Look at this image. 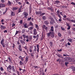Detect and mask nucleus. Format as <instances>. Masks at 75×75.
I'll use <instances>...</instances> for the list:
<instances>
[{
    "instance_id": "nucleus-46",
    "label": "nucleus",
    "mask_w": 75,
    "mask_h": 75,
    "mask_svg": "<svg viewBox=\"0 0 75 75\" xmlns=\"http://www.w3.org/2000/svg\"><path fill=\"white\" fill-rule=\"evenodd\" d=\"M29 51L30 52H33V51L32 50V49H29Z\"/></svg>"
},
{
    "instance_id": "nucleus-20",
    "label": "nucleus",
    "mask_w": 75,
    "mask_h": 75,
    "mask_svg": "<svg viewBox=\"0 0 75 75\" xmlns=\"http://www.w3.org/2000/svg\"><path fill=\"white\" fill-rule=\"evenodd\" d=\"M21 42V44H25V42H24V41L23 40H21L20 41Z\"/></svg>"
},
{
    "instance_id": "nucleus-47",
    "label": "nucleus",
    "mask_w": 75,
    "mask_h": 75,
    "mask_svg": "<svg viewBox=\"0 0 75 75\" xmlns=\"http://www.w3.org/2000/svg\"><path fill=\"white\" fill-rule=\"evenodd\" d=\"M22 36H23V38H26V36L25 35L23 34L22 35Z\"/></svg>"
},
{
    "instance_id": "nucleus-56",
    "label": "nucleus",
    "mask_w": 75,
    "mask_h": 75,
    "mask_svg": "<svg viewBox=\"0 0 75 75\" xmlns=\"http://www.w3.org/2000/svg\"><path fill=\"white\" fill-rule=\"evenodd\" d=\"M34 52H33V53H31V57H34Z\"/></svg>"
},
{
    "instance_id": "nucleus-34",
    "label": "nucleus",
    "mask_w": 75,
    "mask_h": 75,
    "mask_svg": "<svg viewBox=\"0 0 75 75\" xmlns=\"http://www.w3.org/2000/svg\"><path fill=\"white\" fill-rule=\"evenodd\" d=\"M51 14L52 16V17H55V16H54V13H51Z\"/></svg>"
},
{
    "instance_id": "nucleus-61",
    "label": "nucleus",
    "mask_w": 75,
    "mask_h": 75,
    "mask_svg": "<svg viewBox=\"0 0 75 75\" xmlns=\"http://www.w3.org/2000/svg\"><path fill=\"white\" fill-rule=\"evenodd\" d=\"M1 1L2 3H4V2H5V1H4V0H1Z\"/></svg>"
},
{
    "instance_id": "nucleus-21",
    "label": "nucleus",
    "mask_w": 75,
    "mask_h": 75,
    "mask_svg": "<svg viewBox=\"0 0 75 75\" xmlns=\"http://www.w3.org/2000/svg\"><path fill=\"white\" fill-rule=\"evenodd\" d=\"M12 70L13 71V72H15L16 71V70H15V69H14V66H12Z\"/></svg>"
},
{
    "instance_id": "nucleus-62",
    "label": "nucleus",
    "mask_w": 75,
    "mask_h": 75,
    "mask_svg": "<svg viewBox=\"0 0 75 75\" xmlns=\"http://www.w3.org/2000/svg\"><path fill=\"white\" fill-rule=\"evenodd\" d=\"M18 33V31L16 30L15 35H17Z\"/></svg>"
},
{
    "instance_id": "nucleus-19",
    "label": "nucleus",
    "mask_w": 75,
    "mask_h": 75,
    "mask_svg": "<svg viewBox=\"0 0 75 75\" xmlns=\"http://www.w3.org/2000/svg\"><path fill=\"white\" fill-rule=\"evenodd\" d=\"M24 27L25 28H28V26H27V23H25V24L24 25Z\"/></svg>"
},
{
    "instance_id": "nucleus-5",
    "label": "nucleus",
    "mask_w": 75,
    "mask_h": 75,
    "mask_svg": "<svg viewBox=\"0 0 75 75\" xmlns=\"http://www.w3.org/2000/svg\"><path fill=\"white\" fill-rule=\"evenodd\" d=\"M40 75H45L44 74V73L43 70H42L40 71Z\"/></svg>"
},
{
    "instance_id": "nucleus-52",
    "label": "nucleus",
    "mask_w": 75,
    "mask_h": 75,
    "mask_svg": "<svg viewBox=\"0 0 75 75\" xmlns=\"http://www.w3.org/2000/svg\"><path fill=\"white\" fill-rule=\"evenodd\" d=\"M71 4H73V5H74V6H75V3H74V2H72L71 3Z\"/></svg>"
},
{
    "instance_id": "nucleus-35",
    "label": "nucleus",
    "mask_w": 75,
    "mask_h": 75,
    "mask_svg": "<svg viewBox=\"0 0 75 75\" xmlns=\"http://www.w3.org/2000/svg\"><path fill=\"white\" fill-rule=\"evenodd\" d=\"M69 42H72V40L71 38H69Z\"/></svg>"
},
{
    "instance_id": "nucleus-17",
    "label": "nucleus",
    "mask_w": 75,
    "mask_h": 75,
    "mask_svg": "<svg viewBox=\"0 0 75 75\" xmlns=\"http://www.w3.org/2000/svg\"><path fill=\"white\" fill-rule=\"evenodd\" d=\"M51 34H52V32L51 31H50L49 33H48L47 34V36H51Z\"/></svg>"
},
{
    "instance_id": "nucleus-1",
    "label": "nucleus",
    "mask_w": 75,
    "mask_h": 75,
    "mask_svg": "<svg viewBox=\"0 0 75 75\" xmlns=\"http://www.w3.org/2000/svg\"><path fill=\"white\" fill-rule=\"evenodd\" d=\"M49 19L50 20V24H52V25L54 24V23H55V21H54V19L52 18L51 17H50L49 18Z\"/></svg>"
},
{
    "instance_id": "nucleus-4",
    "label": "nucleus",
    "mask_w": 75,
    "mask_h": 75,
    "mask_svg": "<svg viewBox=\"0 0 75 75\" xmlns=\"http://www.w3.org/2000/svg\"><path fill=\"white\" fill-rule=\"evenodd\" d=\"M7 70L8 71H9L11 69V66L10 65H9L8 67H7Z\"/></svg>"
},
{
    "instance_id": "nucleus-7",
    "label": "nucleus",
    "mask_w": 75,
    "mask_h": 75,
    "mask_svg": "<svg viewBox=\"0 0 75 75\" xmlns=\"http://www.w3.org/2000/svg\"><path fill=\"white\" fill-rule=\"evenodd\" d=\"M23 14L24 16H24L25 18H27V16H28V13L27 12H24Z\"/></svg>"
},
{
    "instance_id": "nucleus-33",
    "label": "nucleus",
    "mask_w": 75,
    "mask_h": 75,
    "mask_svg": "<svg viewBox=\"0 0 75 75\" xmlns=\"http://www.w3.org/2000/svg\"><path fill=\"white\" fill-rule=\"evenodd\" d=\"M11 16H15V14L14 13V12H12L11 13Z\"/></svg>"
},
{
    "instance_id": "nucleus-63",
    "label": "nucleus",
    "mask_w": 75,
    "mask_h": 75,
    "mask_svg": "<svg viewBox=\"0 0 75 75\" xmlns=\"http://www.w3.org/2000/svg\"><path fill=\"white\" fill-rule=\"evenodd\" d=\"M69 64L68 62H65V65H67V64Z\"/></svg>"
},
{
    "instance_id": "nucleus-8",
    "label": "nucleus",
    "mask_w": 75,
    "mask_h": 75,
    "mask_svg": "<svg viewBox=\"0 0 75 75\" xmlns=\"http://www.w3.org/2000/svg\"><path fill=\"white\" fill-rule=\"evenodd\" d=\"M56 55L58 57H60V58H64V57L59 54H56Z\"/></svg>"
},
{
    "instance_id": "nucleus-28",
    "label": "nucleus",
    "mask_w": 75,
    "mask_h": 75,
    "mask_svg": "<svg viewBox=\"0 0 75 75\" xmlns=\"http://www.w3.org/2000/svg\"><path fill=\"white\" fill-rule=\"evenodd\" d=\"M8 1V5H9V6H11V2L9 1Z\"/></svg>"
},
{
    "instance_id": "nucleus-48",
    "label": "nucleus",
    "mask_w": 75,
    "mask_h": 75,
    "mask_svg": "<svg viewBox=\"0 0 75 75\" xmlns=\"http://www.w3.org/2000/svg\"><path fill=\"white\" fill-rule=\"evenodd\" d=\"M15 45L14 44V43H13V46H12L13 48H14L15 47Z\"/></svg>"
},
{
    "instance_id": "nucleus-14",
    "label": "nucleus",
    "mask_w": 75,
    "mask_h": 75,
    "mask_svg": "<svg viewBox=\"0 0 75 75\" xmlns=\"http://www.w3.org/2000/svg\"><path fill=\"white\" fill-rule=\"evenodd\" d=\"M36 47H37V51L38 52V53L39 52V45H36Z\"/></svg>"
},
{
    "instance_id": "nucleus-24",
    "label": "nucleus",
    "mask_w": 75,
    "mask_h": 75,
    "mask_svg": "<svg viewBox=\"0 0 75 75\" xmlns=\"http://www.w3.org/2000/svg\"><path fill=\"white\" fill-rule=\"evenodd\" d=\"M35 27L36 28L37 30L39 29V26H38V25H37V24H35Z\"/></svg>"
},
{
    "instance_id": "nucleus-55",
    "label": "nucleus",
    "mask_w": 75,
    "mask_h": 75,
    "mask_svg": "<svg viewBox=\"0 0 75 75\" xmlns=\"http://www.w3.org/2000/svg\"><path fill=\"white\" fill-rule=\"evenodd\" d=\"M45 13H42L40 15V16H44V15H45Z\"/></svg>"
},
{
    "instance_id": "nucleus-11",
    "label": "nucleus",
    "mask_w": 75,
    "mask_h": 75,
    "mask_svg": "<svg viewBox=\"0 0 75 75\" xmlns=\"http://www.w3.org/2000/svg\"><path fill=\"white\" fill-rule=\"evenodd\" d=\"M70 69H72L73 71H75V67L71 66L70 67Z\"/></svg>"
},
{
    "instance_id": "nucleus-38",
    "label": "nucleus",
    "mask_w": 75,
    "mask_h": 75,
    "mask_svg": "<svg viewBox=\"0 0 75 75\" xmlns=\"http://www.w3.org/2000/svg\"><path fill=\"white\" fill-rule=\"evenodd\" d=\"M55 3L56 4H58V3H59V1H55Z\"/></svg>"
},
{
    "instance_id": "nucleus-39",
    "label": "nucleus",
    "mask_w": 75,
    "mask_h": 75,
    "mask_svg": "<svg viewBox=\"0 0 75 75\" xmlns=\"http://www.w3.org/2000/svg\"><path fill=\"white\" fill-rule=\"evenodd\" d=\"M57 16L59 17V18H62V17H61V15L59 14H57Z\"/></svg>"
},
{
    "instance_id": "nucleus-18",
    "label": "nucleus",
    "mask_w": 75,
    "mask_h": 75,
    "mask_svg": "<svg viewBox=\"0 0 75 75\" xmlns=\"http://www.w3.org/2000/svg\"><path fill=\"white\" fill-rule=\"evenodd\" d=\"M50 31L53 32L54 31V27L52 26L51 27V29H50Z\"/></svg>"
},
{
    "instance_id": "nucleus-29",
    "label": "nucleus",
    "mask_w": 75,
    "mask_h": 75,
    "mask_svg": "<svg viewBox=\"0 0 75 75\" xmlns=\"http://www.w3.org/2000/svg\"><path fill=\"white\" fill-rule=\"evenodd\" d=\"M13 10H17V8L16 7H13L12 8Z\"/></svg>"
},
{
    "instance_id": "nucleus-37",
    "label": "nucleus",
    "mask_w": 75,
    "mask_h": 75,
    "mask_svg": "<svg viewBox=\"0 0 75 75\" xmlns=\"http://www.w3.org/2000/svg\"><path fill=\"white\" fill-rule=\"evenodd\" d=\"M63 56H64V57H67V56H68V57L69 56L68 55V54H64Z\"/></svg>"
},
{
    "instance_id": "nucleus-26",
    "label": "nucleus",
    "mask_w": 75,
    "mask_h": 75,
    "mask_svg": "<svg viewBox=\"0 0 75 75\" xmlns=\"http://www.w3.org/2000/svg\"><path fill=\"white\" fill-rule=\"evenodd\" d=\"M20 65H23V62L21 61H20L19 62Z\"/></svg>"
},
{
    "instance_id": "nucleus-42",
    "label": "nucleus",
    "mask_w": 75,
    "mask_h": 75,
    "mask_svg": "<svg viewBox=\"0 0 75 75\" xmlns=\"http://www.w3.org/2000/svg\"><path fill=\"white\" fill-rule=\"evenodd\" d=\"M31 18L30 17V18H28V21H30V20H31Z\"/></svg>"
},
{
    "instance_id": "nucleus-27",
    "label": "nucleus",
    "mask_w": 75,
    "mask_h": 75,
    "mask_svg": "<svg viewBox=\"0 0 75 75\" xmlns=\"http://www.w3.org/2000/svg\"><path fill=\"white\" fill-rule=\"evenodd\" d=\"M34 51H37V47L36 46H34Z\"/></svg>"
},
{
    "instance_id": "nucleus-22",
    "label": "nucleus",
    "mask_w": 75,
    "mask_h": 75,
    "mask_svg": "<svg viewBox=\"0 0 75 75\" xmlns=\"http://www.w3.org/2000/svg\"><path fill=\"white\" fill-rule=\"evenodd\" d=\"M29 25H30V26H34V24H33V23L31 22H30Z\"/></svg>"
},
{
    "instance_id": "nucleus-59",
    "label": "nucleus",
    "mask_w": 75,
    "mask_h": 75,
    "mask_svg": "<svg viewBox=\"0 0 75 75\" xmlns=\"http://www.w3.org/2000/svg\"><path fill=\"white\" fill-rule=\"evenodd\" d=\"M19 50L20 51H22V48H19Z\"/></svg>"
},
{
    "instance_id": "nucleus-54",
    "label": "nucleus",
    "mask_w": 75,
    "mask_h": 75,
    "mask_svg": "<svg viewBox=\"0 0 75 75\" xmlns=\"http://www.w3.org/2000/svg\"><path fill=\"white\" fill-rule=\"evenodd\" d=\"M59 12H60V11H59V10H57V15H58V14H59Z\"/></svg>"
},
{
    "instance_id": "nucleus-9",
    "label": "nucleus",
    "mask_w": 75,
    "mask_h": 75,
    "mask_svg": "<svg viewBox=\"0 0 75 75\" xmlns=\"http://www.w3.org/2000/svg\"><path fill=\"white\" fill-rule=\"evenodd\" d=\"M68 60H69V58L68 57H65L64 58V61L65 62L68 61Z\"/></svg>"
},
{
    "instance_id": "nucleus-32",
    "label": "nucleus",
    "mask_w": 75,
    "mask_h": 75,
    "mask_svg": "<svg viewBox=\"0 0 75 75\" xmlns=\"http://www.w3.org/2000/svg\"><path fill=\"white\" fill-rule=\"evenodd\" d=\"M42 18L43 20H46V16H44L42 17Z\"/></svg>"
},
{
    "instance_id": "nucleus-57",
    "label": "nucleus",
    "mask_w": 75,
    "mask_h": 75,
    "mask_svg": "<svg viewBox=\"0 0 75 75\" xmlns=\"http://www.w3.org/2000/svg\"><path fill=\"white\" fill-rule=\"evenodd\" d=\"M61 28L62 31H64L65 30V28H63L62 27H61Z\"/></svg>"
},
{
    "instance_id": "nucleus-53",
    "label": "nucleus",
    "mask_w": 75,
    "mask_h": 75,
    "mask_svg": "<svg viewBox=\"0 0 75 75\" xmlns=\"http://www.w3.org/2000/svg\"><path fill=\"white\" fill-rule=\"evenodd\" d=\"M15 25H16V24H15V23H13L12 27H13L15 26Z\"/></svg>"
},
{
    "instance_id": "nucleus-44",
    "label": "nucleus",
    "mask_w": 75,
    "mask_h": 75,
    "mask_svg": "<svg viewBox=\"0 0 75 75\" xmlns=\"http://www.w3.org/2000/svg\"><path fill=\"white\" fill-rule=\"evenodd\" d=\"M7 9L6 10V11H4V12H3V14L4 15L6 13V12H7Z\"/></svg>"
},
{
    "instance_id": "nucleus-3",
    "label": "nucleus",
    "mask_w": 75,
    "mask_h": 75,
    "mask_svg": "<svg viewBox=\"0 0 75 75\" xmlns=\"http://www.w3.org/2000/svg\"><path fill=\"white\" fill-rule=\"evenodd\" d=\"M33 35H37V29L35 28H34L33 30Z\"/></svg>"
},
{
    "instance_id": "nucleus-49",
    "label": "nucleus",
    "mask_w": 75,
    "mask_h": 75,
    "mask_svg": "<svg viewBox=\"0 0 75 75\" xmlns=\"http://www.w3.org/2000/svg\"><path fill=\"white\" fill-rule=\"evenodd\" d=\"M25 29H23L22 31V33H25Z\"/></svg>"
},
{
    "instance_id": "nucleus-23",
    "label": "nucleus",
    "mask_w": 75,
    "mask_h": 75,
    "mask_svg": "<svg viewBox=\"0 0 75 75\" xmlns=\"http://www.w3.org/2000/svg\"><path fill=\"white\" fill-rule=\"evenodd\" d=\"M54 37V33L52 32V33L51 34V37L52 38H53Z\"/></svg>"
},
{
    "instance_id": "nucleus-50",
    "label": "nucleus",
    "mask_w": 75,
    "mask_h": 75,
    "mask_svg": "<svg viewBox=\"0 0 75 75\" xmlns=\"http://www.w3.org/2000/svg\"><path fill=\"white\" fill-rule=\"evenodd\" d=\"M57 51L58 52H61L62 51V49L58 50Z\"/></svg>"
},
{
    "instance_id": "nucleus-30",
    "label": "nucleus",
    "mask_w": 75,
    "mask_h": 75,
    "mask_svg": "<svg viewBox=\"0 0 75 75\" xmlns=\"http://www.w3.org/2000/svg\"><path fill=\"white\" fill-rule=\"evenodd\" d=\"M39 38V35H37L36 36V41H38V39Z\"/></svg>"
},
{
    "instance_id": "nucleus-60",
    "label": "nucleus",
    "mask_w": 75,
    "mask_h": 75,
    "mask_svg": "<svg viewBox=\"0 0 75 75\" xmlns=\"http://www.w3.org/2000/svg\"><path fill=\"white\" fill-rule=\"evenodd\" d=\"M46 27H47L46 26V25H44L42 26V28H45Z\"/></svg>"
},
{
    "instance_id": "nucleus-2",
    "label": "nucleus",
    "mask_w": 75,
    "mask_h": 75,
    "mask_svg": "<svg viewBox=\"0 0 75 75\" xmlns=\"http://www.w3.org/2000/svg\"><path fill=\"white\" fill-rule=\"evenodd\" d=\"M4 39L2 38L1 40V43L2 45L3 46V47H5V45L4 44Z\"/></svg>"
},
{
    "instance_id": "nucleus-40",
    "label": "nucleus",
    "mask_w": 75,
    "mask_h": 75,
    "mask_svg": "<svg viewBox=\"0 0 75 75\" xmlns=\"http://www.w3.org/2000/svg\"><path fill=\"white\" fill-rule=\"evenodd\" d=\"M0 69L1 71H4V69H3V67H1Z\"/></svg>"
},
{
    "instance_id": "nucleus-43",
    "label": "nucleus",
    "mask_w": 75,
    "mask_h": 75,
    "mask_svg": "<svg viewBox=\"0 0 75 75\" xmlns=\"http://www.w3.org/2000/svg\"><path fill=\"white\" fill-rule=\"evenodd\" d=\"M21 8H20L18 10V13H20V12L21 11Z\"/></svg>"
},
{
    "instance_id": "nucleus-15",
    "label": "nucleus",
    "mask_w": 75,
    "mask_h": 75,
    "mask_svg": "<svg viewBox=\"0 0 75 75\" xmlns=\"http://www.w3.org/2000/svg\"><path fill=\"white\" fill-rule=\"evenodd\" d=\"M44 23L46 25H47L49 24V21H44Z\"/></svg>"
},
{
    "instance_id": "nucleus-45",
    "label": "nucleus",
    "mask_w": 75,
    "mask_h": 75,
    "mask_svg": "<svg viewBox=\"0 0 75 75\" xmlns=\"http://www.w3.org/2000/svg\"><path fill=\"white\" fill-rule=\"evenodd\" d=\"M58 34L59 36V37H61V34L60 33H58Z\"/></svg>"
},
{
    "instance_id": "nucleus-13",
    "label": "nucleus",
    "mask_w": 75,
    "mask_h": 75,
    "mask_svg": "<svg viewBox=\"0 0 75 75\" xmlns=\"http://www.w3.org/2000/svg\"><path fill=\"white\" fill-rule=\"evenodd\" d=\"M19 59H21V61H24V58L21 56H20L18 57Z\"/></svg>"
},
{
    "instance_id": "nucleus-10",
    "label": "nucleus",
    "mask_w": 75,
    "mask_h": 75,
    "mask_svg": "<svg viewBox=\"0 0 75 75\" xmlns=\"http://www.w3.org/2000/svg\"><path fill=\"white\" fill-rule=\"evenodd\" d=\"M6 26L3 25H1V29H2V30H4V29H6Z\"/></svg>"
},
{
    "instance_id": "nucleus-36",
    "label": "nucleus",
    "mask_w": 75,
    "mask_h": 75,
    "mask_svg": "<svg viewBox=\"0 0 75 75\" xmlns=\"http://www.w3.org/2000/svg\"><path fill=\"white\" fill-rule=\"evenodd\" d=\"M8 59L10 62H11V58H10V57H8Z\"/></svg>"
},
{
    "instance_id": "nucleus-31",
    "label": "nucleus",
    "mask_w": 75,
    "mask_h": 75,
    "mask_svg": "<svg viewBox=\"0 0 75 75\" xmlns=\"http://www.w3.org/2000/svg\"><path fill=\"white\" fill-rule=\"evenodd\" d=\"M52 44H53L52 42H50V47H52Z\"/></svg>"
},
{
    "instance_id": "nucleus-25",
    "label": "nucleus",
    "mask_w": 75,
    "mask_h": 75,
    "mask_svg": "<svg viewBox=\"0 0 75 75\" xmlns=\"http://www.w3.org/2000/svg\"><path fill=\"white\" fill-rule=\"evenodd\" d=\"M28 30H33V27H30V28H28Z\"/></svg>"
},
{
    "instance_id": "nucleus-64",
    "label": "nucleus",
    "mask_w": 75,
    "mask_h": 75,
    "mask_svg": "<svg viewBox=\"0 0 75 75\" xmlns=\"http://www.w3.org/2000/svg\"><path fill=\"white\" fill-rule=\"evenodd\" d=\"M59 21H62V18H59Z\"/></svg>"
},
{
    "instance_id": "nucleus-12",
    "label": "nucleus",
    "mask_w": 75,
    "mask_h": 75,
    "mask_svg": "<svg viewBox=\"0 0 75 75\" xmlns=\"http://www.w3.org/2000/svg\"><path fill=\"white\" fill-rule=\"evenodd\" d=\"M5 7V5L3 4H0V8L4 7Z\"/></svg>"
},
{
    "instance_id": "nucleus-58",
    "label": "nucleus",
    "mask_w": 75,
    "mask_h": 75,
    "mask_svg": "<svg viewBox=\"0 0 75 75\" xmlns=\"http://www.w3.org/2000/svg\"><path fill=\"white\" fill-rule=\"evenodd\" d=\"M70 28H71V26H68V27L67 28V30H70Z\"/></svg>"
},
{
    "instance_id": "nucleus-41",
    "label": "nucleus",
    "mask_w": 75,
    "mask_h": 75,
    "mask_svg": "<svg viewBox=\"0 0 75 75\" xmlns=\"http://www.w3.org/2000/svg\"><path fill=\"white\" fill-rule=\"evenodd\" d=\"M70 21H71L72 23H75V20H70Z\"/></svg>"
},
{
    "instance_id": "nucleus-6",
    "label": "nucleus",
    "mask_w": 75,
    "mask_h": 75,
    "mask_svg": "<svg viewBox=\"0 0 75 75\" xmlns=\"http://www.w3.org/2000/svg\"><path fill=\"white\" fill-rule=\"evenodd\" d=\"M35 13L36 14H37V15H39L40 14H41V13H42V12H41V11H36Z\"/></svg>"
},
{
    "instance_id": "nucleus-51",
    "label": "nucleus",
    "mask_w": 75,
    "mask_h": 75,
    "mask_svg": "<svg viewBox=\"0 0 75 75\" xmlns=\"http://www.w3.org/2000/svg\"><path fill=\"white\" fill-rule=\"evenodd\" d=\"M64 41V39L60 40V41H61V42H63Z\"/></svg>"
},
{
    "instance_id": "nucleus-16",
    "label": "nucleus",
    "mask_w": 75,
    "mask_h": 75,
    "mask_svg": "<svg viewBox=\"0 0 75 75\" xmlns=\"http://www.w3.org/2000/svg\"><path fill=\"white\" fill-rule=\"evenodd\" d=\"M29 57H28V56H27L26 57V58L25 59V61L26 62H28V58Z\"/></svg>"
}]
</instances>
